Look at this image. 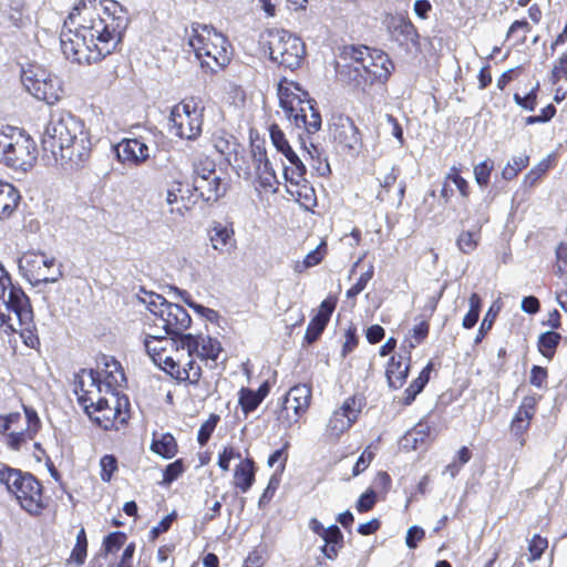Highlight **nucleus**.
Listing matches in <instances>:
<instances>
[{
    "label": "nucleus",
    "mask_w": 567,
    "mask_h": 567,
    "mask_svg": "<svg viewBox=\"0 0 567 567\" xmlns=\"http://www.w3.org/2000/svg\"><path fill=\"white\" fill-rule=\"evenodd\" d=\"M127 24V12L117 1L80 0L64 22L61 50L79 64L101 61L116 49Z\"/></svg>",
    "instance_id": "nucleus-1"
},
{
    "label": "nucleus",
    "mask_w": 567,
    "mask_h": 567,
    "mask_svg": "<svg viewBox=\"0 0 567 567\" xmlns=\"http://www.w3.org/2000/svg\"><path fill=\"white\" fill-rule=\"evenodd\" d=\"M45 154L65 169L81 167L90 157L92 143L84 122L71 112L50 113L41 135Z\"/></svg>",
    "instance_id": "nucleus-2"
},
{
    "label": "nucleus",
    "mask_w": 567,
    "mask_h": 567,
    "mask_svg": "<svg viewBox=\"0 0 567 567\" xmlns=\"http://www.w3.org/2000/svg\"><path fill=\"white\" fill-rule=\"evenodd\" d=\"M125 382L124 372L115 359L105 360L104 385L106 396L99 399L89 417L104 430H118L128 419V399L117 389Z\"/></svg>",
    "instance_id": "nucleus-3"
},
{
    "label": "nucleus",
    "mask_w": 567,
    "mask_h": 567,
    "mask_svg": "<svg viewBox=\"0 0 567 567\" xmlns=\"http://www.w3.org/2000/svg\"><path fill=\"white\" fill-rule=\"evenodd\" d=\"M344 60L346 63L338 65L340 74H347L349 81L362 89L386 81L394 69L384 52L368 47L346 49Z\"/></svg>",
    "instance_id": "nucleus-4"
},
{
    "label": "nucleus",
    "mask_w": 567,
    "mask_h": 567,
    "mask_svg": "<svg viewBox=\"0 0 567 567\" xmlns=\"http://www.w3.org/2000/svg\"><path fill=\"white\" fill-rule=\"evenodd\" d=\"M278 97L287 118L297 127L311 135L321 128V115L315 109V101L296 82L287 80L278 85Z\"/></svg>",
    "instance_id": "nucleus-5"
},
{
    "label": "nucleus",
    "mask_w": 567,
    "mask_h": 567,
    "mask_svg": "<svg viewBox=\"0 0 567 567\" xmlns=\"http://www.w3.org/2000/svg\"><path fill=\"white\" fill-rule=\"evenodd\" d=\"M188 44L202 68L210 72H217L230 61L227 39L213 27L206 24L193 27Z\"/></svg>",
    "instance_id": "nucleus-6"
},
{
    "label": "nucleus",
    "mask_w": 567,
    "mask_h": 567,
    "mask_svg": "<svg viewBox=\"0 0 567 567\" xmlns=\"http://www.w3.org/2000/svg\"><path fill=\"white\" fill-rule=\"evenodd\" d=\"M181 344L186 353L182 361L183 371L189 373V378L184 379V382L198 384L203 373L200 362H205L209 369L215 368L221 353V344L209 336L192 333L183 334Z\"/></svg>",
    "instance_id": "nucleus-7"
},
{
    "label": "nucleus",
    "mask_w": 567,
    "mask_h": 567,
    "mask_svg": "<svg viewBox=\"0 0 567 567\" xmlns=\"http://www.w3.org/2000/svg\"><path fill=\"white\" fill-rule=\"evenodd\" d=\"M38 158V148L31 136L13 126L0 127V163L13 171H30Z\"/></svg>",
    "instance_id": "nucleus-8"
},
{
    "label": "nucleus",
    "mask_w": 567,
    "mask_h": 567,
    "mask_svg": "<svg viewBox=\"0 0 567 567\" xmlns=\"http://www.w3.org/2000/svg\"><path fill=\"white\" fill-rule=\"evenodd\" d=\"M144 348L152 361L175 380L184 382V379L189 378V373L183 371L182 361L186 353L182 349L181 338L146 333Z\"/></svg>",
    "instance_id": "nucleus-9"
},
{
    "label": "nucleus",
    "mask_w": 567,
    "mask_h": 567,
    "mask_svg": "<svg viewBox=\"0 0 567 567\" xmlns=\"http://www.w3.org/2000/svg\"><path fill=\"white\" fill-rule=\"evenodd\" d=\"M32 308L22 288L14 285L10 275L0 265V327L30 322Z\"/></svg>",
    "instance_id": "nucleus-10"
},
{
    "label": "nucleus",
    "mask_w": 567,
    "mask_h": 567,
    "mask_svg": "<svg viewBox=\"0 0 567 567\" xmlns=\"http://www.w3.org/2000/svg\"><path fill=\"white\" fill-rule=\"evenodd\" d=\"M0 483L30 514H38L43 508L41 485L31 474L3 466L0 468Z\"/></svg>",
    "instance_id": "nucleus-11"
},
{
    "label": "nucleus",
    "mask_w": 567,
    "mask_h": 567,
    "mask_svg": "<svg viewBox=\"0 0 567 567\" xmlns=\"http://www.w3.org/2000/svg\"><path fill=\"white\" fill-rule=\"evenodd\" d=\"M21 83L28 93L49 105L58 103L64 95L62 80L39 64L22 69Z\"/></svg>",
    "instance_id": "nucleus-12"
},
{
    "label": "nucleus",
    "mask_w": 567,
    "mask_h": 567,
    "mask_svg": "<svg viewBox=\"0 0 567 567\" xmlns=\"http://www.w3.org/2000/svg\"><path fill=\"white\" fill-rule=\"evenodd\" d=\"M205 110L200 99H184L171 110V132L179 138L196 140L203 132Z\"/></svg>",
    "instance_id": "nucleus-13"
},
{
    "label": "nucleus",
    "mask_w": 567,
    "mask_h": 567,
    "mask_svg": "<svg viewBox=\"0 0 567 567\" xmlns=\"http://www.w3.org/2000/svg\"><path fill=\"white\" fill-rule=\"evenodd\" d=\"M265 39L271 61L289 70L301 65L306 48L297 35L284 29H272L266 32Z\"/></svg>",
    "instance_id": "nucleus-14"
},
{
    "label": "nucleus",
    "mask_w": 567,
    "mask_h": 567,
    "mask_svg": "<svg viewBox=\"0 0 567 567\" xmlns=\"http://www.w3.org/2000/svg\"><path fill=\"white\" fill-rule=\"evenodd\" d=\"M146 308L154 316V326L163 328L166 334L181 337L192 323L190 316L182 306L167 301L157 293H150L143 299Z\"/></svg>",
    "instance_id": "nucleus-15"
},
{
    "label": "nucleus",
    "mask_w": 567,
    "mask_h": 567,
    "mask_svg": "<svg viewBox=\"0 0 567 567\" xmlns=\"http://www.w3.org/2000/svg\"><path fill=\"white\" fill-rule=\"evenodd\" d=\"M54 258H49L42 252L29 251L23 254L19 259V269L22 276L30 282L37 285L40 282H54L61 276L59 269L52 271Z\"/></svg>",
    "instance_id": "nucleus-16"
},
{
    "label": "nucleus",
    "mask_w": 567,
    "mask_h": 567,
    "mask_svg": "<svg viewBox=\"0 0 567 567\" xmlns=\"http://www.w3.org/2000/svg\"><path fill=\"white\" fill-rule=\"evenodd\" d=\"M363 399L355 395L347 398L339 409L334 410L326 424V435L331 440H338L358 420Z\"/></svg>",
    "instance_id": "nucleus-17"
},
{
    "label": "nucleus",
    "mask_w": 567,
    "mask_h": 567,
    "mask_svg": "<svg viewBox=\"0 0 567 567\" xmlns=\"http://www.w3.org/2000/svg\"><path fill=\"white\" fill-rule=\"evenodd\" d=\"M272 145L280 152L290 163V166L284 167V177L293 185L305 182L306 165L303 161L293 152L289 145L285 133L277 124H272L269 130Z\"/></svg>",
    "instance_id": "nucleus-18"
},
{
    "label": "nucleus",
    "mask_w": 567,
    "mask_h": 567,
    "mask_svg": "<svg viewBox=\"0 0 567 567\" xmlns=\"http://www.w3.org/2000/svg\"><path fill=\"white\" fill-rule=\"evenodd\" d=\"M151 131L135 137L123 138L116 144L115 153L117 159L130 166H140L150 158Z\"/></svg>",
    "instance_id": "nucleus-19"
},
{
    "label": "nucleus",
    "mask_w": 567,
    "mask_h": 567,
    "mask_svg": "<svg viewBox=\"0 0 567 567\" xmlns=\"http://www.w3.org/2000/svg\"><path fill=\"white\" fill-rule=\"evenodd\" d=\"M251 165L255 171L256 188L264 193H276L278 190L279 182L275 169L272 168L266 151L256 147L251 152Z\"/></svg>",
    "instance_id": "nucleus-20"
},
{
    "label": "nucleus",
    "mask_w": 567,
    "mask_h": 567,
    "mask_svg": "<svg viewBox=\"0 0 567 567\" xmlns=\"http://www.w3.org/2000/svg\"><path fill=\"white\" fill-rule=\"evenodd\" d=\"M189 188L184 189L182 182H173L166 189L165 203L168 213L174 218H183L187 212L196 204L194 195H190Z\"/></svg>",
    "instance_id": "nucleus-21"
},
{
    "label": "nucleus",
    "mask_w": 567,
    "mask_h": 567,
    "mask_svg": "<svg viewBox=\"0 0 567 567\" xmlns=\"http://www.w3.org/2000/svg\"><path fill=\"white\" fill-rule=\"evenodd\" d=\"M23 417L19 412L0 415V435L12 450H20L28 442V433L22 426Z\"/></svg>",
    "instance_id": "nucleus-22"
},
{
    "label": "nucleus",
    "mask_w": 567,
    "mask_h": 567,
    "mask_svg": "<svg viewBox=\"0 0 567 567\" xmlns=\"http://www.w3.org/2000/svg\"><path fill=\"white\" fill-rule=\"evenodd\" d=\"M103 359V365L101 372H95L94 370H81L74 380V393L78 396V401L81 399V395L86 394H99L105 392L104 385V370H105V360Z\"/></svg>",
    "instance_id": "nucleus-23"
},
{
    "label": "nucleus",
    "mask_w": 567,
    "mask_h": 567,
    "mask_svg": "<svg viewBox=\"0 0 567 567\" xmlns=\"http://www.w3.org/2000/svg\"><path fill=\"white\" fill-rule=\"evenodd\" d=\"M192 193L196 202L203 199L206 203L217 202L226 192V187L219 176H210L207 179H198L192 183Z\"/></svg>",
    "instance_id": "nucleus-24"
},
{
    "label": "nucleus",
    "mask_w": 567,
    "mask_h": 567,
    "mask_svg": "<svg viewBox=\"0 0 567 567\" xmlns=\"http://www.w3.org/2000/svg\"><path fill=\"white\" fill-rule=\"evenodd\" d=\"M311 401V388L307 384H298L292 386L287 393L284 401V410L288 412L292 410L295 413L293 420L289 422H297L298 417L305 413Z\"/></svg>",
    "instance_id": "nucleus-25"
},
{
    "label": "nucleus",
    "mask_w": 567,
    "mask_h": 567,
    "mask_svg": "<svg viewBox=\"0 0 567 567\" xmlns=\"http://www.w3.org/2000/svg\"><path fill=\"white\" fill-rule=\"evenodd\" d=\"M539 399V395L523 398L511 423V430L516 436L524 434L528 430Z\"/></svg>",
    "instance_id": "nucleus-26"
},
{
    "label": "nucleus",
    "mask_w": 567,
    "mask_h": 567,
    "mask_svg": "<svg viewBox=\"0 0 567 567\" xmlns=\"http://www.w3.org/2000/svg\"><path fill=\"white\" fill-rule=\"evenodd\" d=\"M208 234L213 249L219 254H230L236 248L235 231L230 225L218 223Z\"/></svg>",
    "instance_id": "nucleus-27"
},
{
    "label": "nucleus",
    "mask_w": 567,
    "mask_h": 567,
    "mask_svg": "<svg viewBox=\"0 0 567 567\" xmlns=\"http://www.w3.org/2000/svg\"><path fill=\"white\" fill-rule=\"evenodd\" d=\"M303 157L309 163L311 168L319 176H327L330 174V165L324 156L322 150L316 145L312 141L307 142L303 137H300Z\"/></svg>",
    "instance_id": "nucleus-28"
},
{
    "label": "nucleus",
    "mask_w": 567,
    "mask_h": 567,
    "mask_svg": "<svg viewBox=\"0 0 567 567\" xmlns=\"http://www.w3.org/2000/svg\"><path fill=\"white\" fill-rule=\"evenodd\" d=\"M20 194L18 189L8 182L0 179V220H4L18 207Z\"/></svg>",
    "instance_id": "nucleus-29"
},
{
    "label": "nucleus",
    "mask_w": 567,
    "mask_h": 567,
    "mask_svg": "<svg viewBox=\"0 0 567 567\" xmlns=\"http://www.w3.org/2000/svg\"><path fill=\"white\" fill-rule=\"evenodd\" d=\"M409 361L410 354L405 361L402 357L390 359L386 368V379L390 388L399 389L403 385L410 369Z\"/></svg>",
    "instance_id": "nucleus-30"
},
{
    "label": "nucleus",
    "mask_w": 567,
    "mask_h": 567,
    "mask_svg": "<svg viewBox=\"0 0 567 567\" xmlns=\"http://www.w3.org/2000/svg\"><path fill=\"white\" fill-rule=\"evenodd\" d=\"M255 481L254 462L249 458L241 461L234 473V485L246 493Z\"/></svg>",
    "instance_id": "nucleus-31"
},
{
    "label": "nucleus",
    "mask_w": 567,
    "mask_h": 567,
    "mask_svg": "<svg viewBox=\"0 0 567 567\" xmlns=\"http://www.w3.org/2000/svg\"><path fill=\"white\" fill-rule=\"evenodd\" d=\"M431 434V425L425 422H419L412 430L405 433L403 436L404 447H411L417 450L426 443Z\"/></svg>",
    "instance_id": "nucleus-32"
},
{
    "label": "nucleus",
    "mask_w": 567,
    "mask_h": 567,
    "mask_svg": "<svg viewBox=\"0 0 567 567\" xmlns=\"http://www.w3.org/2000/svg\"><path fill=\"white\" fill-rule=\"evenodd\" d=\"M2 328L6 331H19L23 343L30 349H37L40 346V340L35 333V328L33 324V316L31 317L30 322L17 323V326L13 327L10 324H4Z\"/></svg>",
    "instance_id": "nucleus-33"
},
{
    "label": "nucleus",
    "mask_w": 567,
    "mask_h": 567,
    "mask_svg": "<svg viewBox=\"0 0 567 567\" xmlns=\"http://www.w3.org/2000/svg\"><path fill=\"white\" fill-rule=\"evenodd\" d=\"M333 137L344 147L353 148L358 143V130L349 118H346L340 126L334 128Z\"/></svg>",
    "instance_id": "nucleus-34"
},
{
    "label": "nucleus",
    "mask_w": 567,
    "mask_h": 567,
    "mask_svg": "<svg viewBox=\"0 0 567 567\" xmlns=\"http://www.w3.org/2000/svg\"><path fill=\"white\" fill-rule=\"evenodd\" d=\"M151 450L164 458H172L177 452V444L172 434L163 433L153 439Z\"/></svg>",
    "instance_id": "nucleus-35"
},
{
    "label": "nucleus",
    "mask_w": 567,
    "mask_h": 567,
    "mask_svg": "<svg viewBox=\"0 0 567 567\" xmlns=\"http://www.w3.org/2000/svg\"><path fill=\"white\" fill-rule=\"evenodd\" d=\"M432 368H433L432 363L429 362L423 368V370L421 371L419 377L405 390V398H404L405 404H410L415 399V396L423 390L425 384L429 382Z\"/></svg>",
    "instance_id": "nucleus-36"
},
{
    "label": "nucleus",
    "mask_w": 567,
    "mask_h": 567,
    "mask_svg": "<svg viewBox=\"0 0 567 567\" xmlns=\"http://www.w3.org/2000/svg\"><path fill=\"white\" fill-rule=\"evenodd\" d=\"M210 176H219L214 161L205 157L194 163L192 183L210 178Z\"/></svg>",
    "instance_id": "nucleus-37"
},
{
    "label": "nucleus",
    "mask_w": 567,
    "mask_h": 567,
    "mask_svg": "<svg viewBox=\"0 0 567 567\" xmlns=\"http://www.w3.org/2000/svg\"><path fill=\"white\" fill-rule=\"evenodd\" d=\"M327 245L321 241L313 250L309 251L302 261L295 265V271L302 272L303 270L317 266L326 255Z\"/></svg>",
    "instance_id": "nucleus-38"
},
{
    "label": "nucleus",
    "mask_w": 567,
    "mask_h": 567,
    "mask_svg": "<svg viewBox=\"0 0 567 567\" xmlns=\"http://www.w3.org/2000/svg\"><path fill=\"white\" fill-rule=\"evenodd\" d=\"M560 339V334L555 331H546L542 333L538 338L539 352L546 358H551Z\"/></svg>",
    "instance_id": "nucleus-39"
},
{
    "label": "nucleus",
    "mask_w": 567,
    "mask_h": 567,
    "mask_svg": "<svg viewBox=\"0 0 567 567\" xmlns=\"http://www.w3.org/2000/svg\"><path fill=\"white\" fill-rule=\"evenodd\" d=\"M264 399L265 393H255V391L250 389H241L239 392V404L245 414L256 410Z\"/></svg>",
    "instance_id": "nucleus-40"
},
{
    "label": "nucleus",
    "mask_w": 567,
    "mask_h": 567,
    "mask_svg": "<svg viewBox=\"0 0 567 567\" xmlns=\"http://www.w3.org/2000/svg\"><path fill=\"white\" fill-rule=\"evenodd\" d=\"M480 240V228L462 231L457 238V247L464 254H471L477 247Z\"/></svg>",
    "instance_id": "nucleus-41"
},
{
    "label": "nucleus",
    "mask_w": 567,
    "mask_h": 567,
    "mask_svg": "<svg viewBox=\"0 0 567 567\" xmlns=\"http://www.w3.org/2000/svg\"><path fill=\"white\" fill-rule=\"evenodd\" d=\"M87 553V539L84 528H81L76 535V544L72 549L70 560L76 565H83Z\"/></svg>",
    "instance_id": "nucleus-42"
},
{
    "label": "nucleus",
    "mask_w": 567,
    "mask_h": 567,
    "mask_svg": "<svg viewBox=\"0 0 567 567\" xmlns=\"http://www.w3.org/2000/svg\"><path fill=\"white\" fill-rule=\"evenodd\" d=\"M528 165V156H515L513 157L502 169V177L506 181H511L517 176V174Z\"/></svg>",
    "instance_id": "nucleus-43"
},
{
    "label": "nucleus",
    "mask_w": 567,
    "mask_h": 567,
    "mask_svg": "<svg viewBox=\"0 0 567 567\" xmlns=\"http://www.w3.org/2000/svg\"><path fill=\"white\" fill-rule=\"evenodd\" d=\"M494 169V163L491 158H486L483 162L474 166L473 173L475 182L480 187H486L489 183V176Z\"/></svg>",
    "instance_id": "nucleus-44"
},
{
    "label": "nucleus",
    "mask_w": 567,
    "mask_h": 567,
    "mask_svg": "<svg viewBox=\"0 0 567 567\" xmlns=\"http://www.w3.org/2000/svg\"><path fill=\"white\" fill-rule=\"evenodd\" d=\"M24 409V417L22 424L25 423V427H23L24 433H28V441L32 440L35 433L40 429V419L38 413L32 408L23 406Z\"/></svg>",
    "instance_id": "nucleus-45"
},
{
    "label": "nucleus",
    "mask_w": 567,
    "mask_h": 567,
    "mask_svg": "<svg viewBox=\"0 0 567 567\" xmlns=\"http://www.w3.org/2000/svg\"><path fill=\"white\" fill-rule=\"evenodd\" d=\"M547 547L548 540L540 535L535 534L528 542L529 556L527 560L530 563L538 560Z\"/></svg>",
    "instance_id": "nucleus-46"
},
{
    "label": "nucleus",
    "mask_w": 567,
    "mask_h": 567,
    "mask_svg": "<svg viewBox=\"0 0 567 567\" xmlns=\"http://www.w3.org/2000/svg\"><path fill=\"white\" fill-rule=\"evenodd\" d=\"M327 326L324 317H313L308 324L305 339L308 343H312L318 339Z\"/></svg>",
    "instance_id": "nucleus-47"
},
{
    "label": "nucleus",
    "mask_w": 567,
    "mask_h": 567,
    "mask_svg": "<svg viewBox=\"0 0 567 567\" xmlns=\"http://www.w3.org/2000/svg\"><path fill=\"white\" fill-rule=\"evenodd\" d=\"M373 275H374V267H373V265H370L368 267L367 271L361 274V276L359 277L357 282L347 291V297L354 298L360 292H362L365 289L368 282L373 278Z\"/></svg>",
    "instance_id": "nucleus-48"
},
{
    "label": "nucleus",
    "mask_w": 567,
    "mask_h": 567,
    "mask_svg": "<svg viewBox=\"0 0 567 567\" xmlns=\"http://www.w3.org/2000/svg\"><path fill=\"white\" fill-rule=\"evenodd\" d=\"M539 89V84L537 83L525 96L519 95L518 93L514 94V101L517 105L527 111H534L537 105V91Z\"/></svg>",
    "instance_id": "nucleus-49"
},
{
    "label": "nucleus",
    "mask_w": 567,
    "mask_h": 567,
    "mask_svg": "<svg viewBox=\"0 0 567 567\" xmlns=\"http://www.w3.org/2000/svg\"><path fill=\"white\" fill-rule=\"evenodd\" d=\"M446 181H451L460 192L461 196L468 197V183L460 175V169L453 166L446 175Z\"/></svg>",
    "instance_id": "nucleus-50"
},
{
    "label": "nucleus",
    "mask_w": 567,
    "mask_h": 567,
    "mask_svg": "<svg viewBox=\"0 0 567 567\" xmlns=\"http://www.w3.org/2000/svg\"><path fill=\"white\" fill-rule=\"evenodd\" d=\"M101 478L104 482H110L112 475L117 470V461L113 455H104L100 461Z\"/></svg>",
    "instance_id": "nucleus-51"
},
{
    "label": "nucleus",
    "mask_w": 567,
    "mask_h": 567,
    "mask_svg": "<svg viewBox=\"0 0 567 567\" xmlns=\"http://www.w3.org/2000/svg\"><path fill=\"white\" fill-rule=\"evenodd\" d=\"M125 540L126 536L124 533H111L104 539V549L106 553L117 551L124 545Z\"/></svg>",
    "instance_id": "nucleus-52"
},
{
    "label": "nucleus",
    "mask_w": 567,
    "mask_h": 567,
    "mask_svg": "<svg viewBox=\"0 0 567 567\" xmlns=\"http://www.w3.org/2000/svg\"><path fill=\"white\" fill-rule=\"evenodd\" d=\"M395 31H399L402 35H404L406 41H410L411 43L417 42L419 34L411 21L400 19L399 23L395 25Z\"/></svg>",
    "instance_id": "nucleus-53"
},
{
    "label": "nucleus",
    "mask_w": 567,
    "mask_h": 567,
    "mask_svg": "<svg viewBox=\"0 0 567 567\" xmlns=\"http://www.w3.org/2000/svg\"><path fill=\"white\" fill-rule=\"evenodd\" d=\"M183 471L184 467L181 460H177L168 464L164 471L163 483L171 484L183 473Z\"/></svg>",
    "instance_id": "nucleus-54"
},
{
    "label": "nucleus",
    "mask_w": 567,
    "mask_h": 567,
    "mask_svg": "<svg viewBox=\"0 0 567 567\" xmlns=\"http://www.w3.org/2000/svg\"><path fill=\"white\" fill-rule=\"evenodd\" d=\"M374 457V454L372 451H370V449H365L362 454L360 455V457L358 458L355 465L353 466V471H352V474L353 476H358L360 473H362L365 468H368V466L370 465V463L372 462Z\"/></svg>",
    "instance_id": "nucleus-55"
},
{
    "label": "nucleus",
    "mask_w": 567,
    "mask_h": 567,
    "mask_svg": "<svg viewBox=\"0 0 567 567\" xmlns=\"http://www.w3.org/2000/svg\"><path fill=\"white\" fill-rule=\"evenodd\" d=\"M176 518V513L167 514L156 526L151 529L152 539L157 538L162 533L167 532Z\"/></svg>",
    "instance_id": "nucleus-56"
},
{
    "label": "nucleus",
    "mask_w": 567,
    "mask_h": 567,
    "mask_svg": "<svg viewBox=\"0 0 567 567\" xmlns=\"http://www.w3.org/2000/svg\"><path fill=\"white\" fill-rule=\"evenodd\" d=\"M375 501V493L373 491H368L367 493L360 496V498L357 502L355 508L360 513L368 512L374 506Z\"/></svg>",
    "instance_id": "nucleus-57"
},
{
    "label": "nucleus",
    "mask_w": 567,
    "mask_h": 567,
    "mask_svg": "<svg viewBox=\"0 0 567 567\" xmlns=\"http://www.w3.org/2000/svg\"><path fill=\"white\" fill-rule=\"evenodd\" d=\"M322 539L328 545H330V544L342 545L343 535L337 525H331V526L327 527L326 532L322 535Z\"/></svg>",
    "instance_id": "nucleus-58"
},
{
    "label": "nucleus",
    "mask_w": 567,
    "mask_h": 567,
    "mask_svg": "<svg viewBox=\"0 0 567 567\" xmlns=\"http://www.w3.org/2000/svg\"><path fill=\"white\" fill-rule=\"evenodd\" d=\"M234 458H240V454L231 446L225 447L219 454L218 466L226 472L229 470V463Z\"/></svg>",
    "instance_id": "nucleus-59"
},
{
    "label": "nucleus",
    "mask_w": 567,
    "mask_h": 567,
    "mask_svg": "<svg viewBox=\"0 0 567 567\" xmlns=\"http://www.w3.org/2000/svg\"><path fill=\"white\" fill-rule=\"evenodd\" d=\"M424 530L419 526H411L408 529L405 544L409 548L413 549L417 546V543L424 538Z\"/></svg>",
    "instance_id": "nucleus-60"
},
{
    "label": "nucleus",
    "mask_w": 567,
    "mask_h": 567,
    "mask_svg": "<svg viewBox=\"0 0 567 567\" xmlns=\"http://www.w3.org/2000/svg\"><path fill=\"white\" fill-rule=\"evenodd\" d=\"M547 371L545 368L534 365L530 370L529 382L536 388H543L546 384Z\"/></svg>",
    "instance_id": "nucleus-61"
},
{
    "label": "nucleus",
    "mask_w": 567,
    "mask_h": 567,
    "mask_svg": "<svg viewBox=\"0 0 567 567\" xmlns=\"http://www.w3.org/2000/svg\"><path fill=\"white\" fill-rule=\"evenodd\" d=\"M557 275L563 278L567 272V244H560L556 250Z\"/></svg>",
    "instance_id": "nucleus-62"
},
{
    "label": "nucleus",
    "mask_w": 567,
    "mask_h": 567,
    "mask_svg": "<svg viewBox=\"0 0 567 567\" xmlns=\"http://www.w3.org/2000/svg\"><path fill=\"white\" fill-rule=\"evenodd\" d=\"M106 396V393H99V394H86L81 395V399L79 400V404L83 408L86 414H90L92 410H94L96 404V401L99 399H104Z\"/></svg>",
    "instance_id": "nucleus-63"
},
{
    "label": "nucleus",
    "mask_w": 567,
    "mask_h": 567,
    "mask_svg": "<svg viewBox=\"0 0 567 567\" xmlns=\"http://www.w3.org/2000/svg\"><path fill=\"white\" fill-rule=\"evenodd\" d=\"M551 75L554 82L559 81L560 79H567V52L564 53L558 62L554 65Z\"/></svg>",
    "instance_id": "nucleus-64"
}]
</instances>
